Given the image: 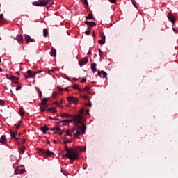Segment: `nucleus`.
I'll return each mask as SVG.
<instances>
[{
	"instance_id": "nucleus-20",
	"label": "nucleus",
	"mask_w": 178,
	"mask_h": 178,
	"mask_svg": "<svg viewBox=\"0 0 178 178\" xmlns=\"http://www.w3.org/2000/svg\"><path fill=\"white\" fill-rule=\"evenodd\" d=\"M50 55L54 57L56 56V49H55V48L52 47Z\"/></svg>"
},
{
	"instance_id": "nucleus-44",
	"label": "nucleus",
	"mask_w": 178,
	"mask_h": 178,
	"mask_svg": "<svg viewBox=\"0 0 178 178\" xmlns=\"http://www.w3.org/2000/svg\"><path fill=\"white\" fill-rule=\"evenodd\" d=\"M89 90H90V87L86 86V87L83 88V90H82V91H89Z\"/></svg>"
},
{
	"instance_id": "nucleus-5",
	"label": "nucleus",
	"mask_w": 178,
	"mask_h": 178,
	"mask_svg": "<svg viewBox=\"0 0 178 178\" xmlns=\"http://www.w3.org/2000/svg\"><path fill=\"white\" fill-rule=\"evenodd\" d=\"M48 98L44 97L41 103H40V111L41 112H44V111H45V109H47L48 108V103H47V102L48 101Z\"/></svg>"
},
{
	"instance_id": "nucleus-27",
	"label": "nucleus",
	"mask_w": 178,
	"mask_h": 178,
	"mask_svg": "<svg viewBox=\"0 0 178 178\" xmlns=\"http://www.w3.org/2000/svg\"><path fill=\"white\" fill-rule=\"evenodd\" d=\"M60 116H61V118H72V116H73V115H69L66 113H63L60 115Z\"/></svg>"
},
{
	"instance_id": "nucleus-50",
	"label": "nucleus",
	"mask_w": 178,
	"mask_h": 178,
	"mask_svg": "<svg viewBox=\"0 0 178 178\" xmlns=\"http://www.w3.org/2000/svg\"><path fill=\"white\" fill-rule=\"evenodd\" d=\"M101 38H102V40L105 41L106 40L105 35H101Z\"/></svg>"
},
{
	"instance_id": "nucleus-51",
	"label": "nucleus",
	"mask_w": 178,
	"mask_h": 178,
	"mask_svg": "<svg viewBox=\"0 0 178 178\" xmlns=\"http://www.w3.org/2000/svg\"><path fill=\"white\" fill-rule=\"evenodd\" d=\"M90 31H85V34L86 35H90Z\"/></svg>"
},
{
	"instance_id": "nucleus-28",
	"label": "nucleus",
	"mask_w": 178,
	"mask_h": 178,
	"mask_svg": "<svg viewBox=\"0 0 178 178\" xmlns=\"http://www.w3.org/2000/svg\"><path fill=\"white\" fill-rule=\"evenodd\" d=\"M74 90H79V91H83L81 88H79V85L74 84L72 86Z\"/></svg>"
},
{
	"instance_id": "nucleus-11",
	"label": "nucleus",
	"mask_w": 178,
	"mask_h": 178,
	"mask_svg": "<svg viewBox=\"0 0 178 178\" xmlns=\"http://www.w3.org/2000/svg\"><path fill=\"white\" fill-rule=\"evenodd\" d=\"M16 175H21L22 173H24V168L23 167H18L15 170Z\"/></svg>"
},
{
	"instance_id": "nucleus-22",
	"label": "nucleus",
	"mask_w": 178,
	"mask_h": 178,
	"mask_svg": "<svg viewBox=\"0 0 178 178\" xmlns=\"http://www.w3.org/2000/svg\"><path fill=\"white\" fill-rule=\"evenodd\" d=\"M41 130L42 131V133H47V131H48V130H49V128H48L47 126H44L41 127Z\"/></svg>"
},
{
	"instance_id": "nucleus-47",
	"label": "nucleus",
	"mask_w": 178,
	"mask_h": 178,
	"mask_svg": "<svg viewBox=\"0 0 178 178\" xmlns=\"http://www.w3.org/2000/svg\"><path fill=\"white\" fill-rule=\"evenodd\" d=\"M70 143H72V141H70V140H65V141L63 142V144H65L66 145V144H69Z\"/></svg>"
},
{
	"instance_id": "nucleus-6",
	"label": "nucleus",
	"mask_w": 178,
	"mask_h": 178,
	"mask_svg": "<svg viewBox=\"0 0 178 178\" xmlns=\"http://www.w3.org/2000/svg\"><path fill=\"white\" fill-rule=\"evenodd\" d=\"M88 63V57L83 58L81 60L79 61V66H84V65H87Z\"/></svg>"
},
{
	"instance_id": "nucleus-1",
	"label": "nucleus",
	"mask_w": 178,
	"mask_h": 178,
	"mask_svg": "<svg viewBox=\"0 0 178 178\" xmlns=\"http://www.w3.org/2000/svg\"><path fill=\"white\" fill-rule=\"evenodd\" d=\"M65 149L67 154L63 155V156H66V158H68L70 161H79V159H80L79 152H83L86 151V147L79 146L78 147H70L69 149V147H67V145H65Z\"/></svg>"
},
{
	"instance_id": "nucleus-23",
	"label": "nucleus",
	"mask_w": 178,
	"mask_h": 178,
	"mask_svg": "<svg viewBox=\"0 0 178 178\" xmlns=\"http://www.w3.org/2000/svg\"><path fill=\"white\" fill-rule=\"evenodd\" d=\"M47 111H48V112H51V113H56V112H57L56 108H55V107L48 108Z\"/></svg>"
},
{
	"instance_id": "nucleus-18",
	"label": "nucleus",
	"mask_w": 178,
	"mask_h": 178,
	"mask_svg": "<svg viewBox=\"0 0 178 178\" xmlns=\"http://www.w3.org/2000/svg\"><path fill=\"white\" fill-rule=\"evenodd\" d=\"M52 155H55V153L52 152L50 150H48V151L46 150L45 156H52Z\"/></svg>"
},
{
	"instance_id": "nucleus-60",
	"label": "nucleus",
	"mask_w": 178,
	"mask_h": 178,
	"mask_svg": "<svg viewBox=\"0 0 178 178\" xmlns=\"http://www.w3.org/2000/svg\"><path fill=\"white\" fill-rule=\"evenodd\" d=\"M64 90H65V91H69L68 88H65Z\"/></svg>"
},
{
	"instance_id": "nucleus-7",
	"label": "nucleus",
	"mask_w": 178,
	"mask_h": 178,
	"mask_svg": "<svg viewBox=\"0 0 178 178\" xmlns=\"http://www.w3.org/2000/svg\"><path fill=\"white\" fill-rule=\"evenodd\" d=\"M27 73L29 74V76H26V79H31L33 78L34 79V77H35V76H37V74H38V72H31V70H29L27 71Z\"/></svg>"
},
{
	"instance_id": "nucleus-55",
	"label": "nucleus",
	"mask_w": 178,
	"mask_h": 178,
	"mask_svg": "<svg viewBox=\"0 0 178 178\" xmlns=\"http://www.w3.org/2000/svg\"><path fill=\"white\" fill-rule=\"evenodd\" d=\"M172 30L175 31V33H178L177 29L173 28Z\"/></svg>"
},
{
	"instance_id": "nucleus-61",
	"label": "nucleus",
	"mask_w": 178,
	"mask_h": 178,
	"mask_svg": "<svg viewBox=\"0 0 178 178\" xmlns=\"http://www.w3.org/2000/svg\"><path fill=\"white\" fill-rule=\"evenodd\" d=\"M62 100H60L59 102H58V104H60V105H62Z\"/></svg>"
},
{
	"instance_id": "nucleus-9",
	"label": "nucleus",
	"mask_w": 178,
	"mask_h": 178,
	"mask_svg": "<svg viewBox=\"0 0 178 178\" xmlns=\"http://www.w3.org/2000/svg\"><path fill=\"white\" fill-rule=\"evenodd\" d=\"M24 40L26 44H30V42H34V39L31 38L29 35H25Z\"/></svg>"
},
{
	"instance_id": "nucleus-31",
	"label": "nucleus",
	"mask_w": 178,
	"mask_h": 178,
	"mask_svg": "<svg viewBox=\"0 0 178 178\" xmlns=\"http://www.w3.org/2000/svg\"><path fill=\"white\" fill-rule=\"evenodd\" d=\"M26 151V147L23 146L19 149V154H24Z\"/></svg>"
},
{
	"instance_id": "nucleus-40",
	"label": "nucleus",
	"mask_w": 178,
	"mask_h": 178,
	"mask_svg": "<svg viewBox=\"0 0 178 178\" xmlns=\"http://www.w3.org/2000/svg\"><path fill=\"white\" fill-rule=\"evenodd\" d=\"M58 93H59L58 92H53L52 94L53 98H56V96L58 95Z\"/></svg>"
},
{
	"instance_id": "nucleus-2",
	"label": "nucleus",
	"mask_w": 178,
	"mask_h": 178,
	"mask_svg": "<svg viewBox=\"0 0 178 178\" xmlns=\"http://www.w3.org/2000/svg\"><path fill=\"white\" fill-rule=\"evenodd\" d=\"M83 115H84V108H81L78 115L73 117L72 120H68V123H73L76 127H78L79 130L83 131V134H86L87 127L81 121L83 120Z\"/></svg>"
},
{
	"instance_id": "nucleus-45",
	"label": "nucleus",
	"mask_w": 178,
	"mask_h": 178,
	"mask_svg": "<svg viewBox=\"0 0 178 178\" xmlns=\"http://www.w3.org/2000/svg\"><path fill=\"white\" fill-rule=\"evenodd\" d=\"M58 90L59 91V92H62V91H63V88H62L61 87H57Z\"/></svg>"
},
{
	"instance_id": "nucleus-53",
	"label": "nucleus",
	"mask_w": 178,
	"mask_h": 178,
	"mask_svg": "<svg viewBox=\"0 0 178 178\" xmlns=\"http://www.w3.org/2000/svg\"><path fill=\"white\" fill-rule=\"evenodd\" d=\"M81 97L83 98V99H87L88 98L87 95H81Z\"/></svg>"
},
{
	"instance_id": "nucleus-16",
	"label": "nucleus",
	"mask_w": 178,
	"mask_h": 178,
	"mask_svg": "<svg viewBox=\"0 0 178 178\" xmlns=\"http://www.w3.org/2000/svg\"><path fill=\"white\" fill-rule=\"evenodd\" d=\"M91 69L93 73H95L97 72V63H92L91 64Z\"/></svg>"
},
{
	"instance_id": "nucleus-25",
	"label": "nucleus",
	"mask_w": 178,
	"mask_h": 178,
	"mask_svg": "<svg viewBox=\"0 0 178 178\" xmlns=\"http://www.w3.org/2000/svg\"><path fill=\"white\" fill-rule=\"evenodd\" d=\"M52 131H54V134H58V131H60V128L59 127H56V128H52L51 129Z\"/></svg>"
},
{
	"instance_id": "nucleus-52",
	"label": "nucleus",
	"mask_w": 178,
	"mask_h": 178,
	"mask_svg": "<svg viewBox=\"0 0 178 178\" xmlns=\"http://www.w3.org/2000/svg\"><path fill=\"white\" fill-rule=\"evenodd\" d=\"M109 2H111V3H116V0H109Z\"/></svg>"
},
{
	"instance_id": "nucleus-48",
	"label": "nucleus",
	"mask_w": 178,
	"mask_h": 178,
	"mask_svg": "<svg viewBox=\"0 0 178 178\" xmlns=\"http://www.w3.org/2000/svg\"><path fill=\"white\" fill-rule=\"evenodd\" d=\"M86 106H90V108H91V106H92V104H91V102L86 103Z\"/></svg>"
},
{
	"instance_id": "nucleus-63",
	"label": "nucleus",
	"mask_w": 178,
	"mask_h": 178,
	"mask_svg": "<svg viewBox=\"0 0 178 178\" xmlns=\"http://www.w3.org/2000/svg\"><path fill=\"white\" fill-rule=\"evenodd\" d=\"M92 37H95V32H93V33H92Z\"/></svg>"
},
{
	"instance_id": "nucleus-24",
	"label": "nucleus",
	"mask_w": 178,
	"mask_h": 178,
	"mask_svg": "<svg viewBox=\"0 0 178 178\" xmlns=\"http://www.w3.org/2000/svg\"><path fill=\"white\" fill-rule=\"evenodd\" d=\"M24 113H26V112L24 111V109L22 107H21L19 109L20 116H22V118H23V116H24Z\"/></svg>"
},
{
	"instance_id": "nucleus-36",
	"label": "nucleus",
	"mask_w": 178,
	"mask_h": 178,
	"mask_svg": "<svg viewBox=\"0 0 178 178\" xmlns=\"http://www.w3.org/2000/svg\"><path fill=\"white\" fill-rule=\"evenodd\" d=\"M132 2V4L134 5V8H137V2H136V0H131Z\"/></svg>"
},
{
	"instance_id": "nucleus-3",
	"label": "nucleus",
	"mask_w": 178,
	"mask_h": 178,
	"mask_svg": "<svg viewBox=\"0 0 178 178\" xmlns=\"http://www.w3.org/2000/svg\"><path fill=\"white\" fill-rule=\"evenodd\" d=\"M81 133L83 134V131L80 129V128L77 127V129L74 128L72 130H68L65 132V134L67 136H70V137H72V136H74L76 137H80L81 136Z\"/></svg>"
},
{
	"instance_id": "nucleus-4",
	"label": "nucleus",
	"mask_w": 178,
	"mask_h": 178,
	"mask_svg": "<svg viewBox=\"0 0 178 178\" xmlns=\"http://www.w3.org/2000/svg\"><path fill=\"white\" fill-rule=\"evenodd\" d=\"M32 3L34 6H47V5H50V6H52V5H54V1L39 0L38 1H34Z\"/></svg>"
},
{
	"instance_id": "nucleus-58",
	"label": "nucleus",
	"mask_w": 178,
	"mask_h": 178,
	"mask_svg": "<svg viewBox=\"0 0 178 178\" xmlns=\"http://www.w3.org/2000/svg\"><path fill=\"white\" fill-rule=\"evenodd\" d=\"M87 31L91 33V28H90V26H88Z\"/></svg>"
},
{
	"instance_id": "nucleus-37",
	"label": "nucleus",
	"mask_w": 178,
	"mask_h": 178,
	"mask_svg": "<svg viewBox=\"0 0 178 178\" xmlns=\"http://www.w3.org/2000/svg\"><path fill=\"white\" fill-rule=\"evenodd\" d=\"M98 43L100 44V45H104L105 44V40H99Z\"/></svg>"
},
{
	"instance_id": "nucleus-17",
	"label": "nucleus",
	"mask_w": 178,
	"mask_h": 178,
	"mask_svg": "<svg viewBox=\"0 0 178 178\" xmlns=\"http://www.w3.org/2000/svg\"><path fill=\"white\" fill-rule=\"evenodd\" d=\"M0 143L1 144H5L6 143V136L5 135L1 136Z\"/></svg>"
},
{
	"instance_id": "nucleus-42",
	"label": "nucleus",
	"mask_w": 178,
	"mask_h": 178,
	"mask_svg": "<svg viewBox=\"0 0 178 178\" xmlns=\"http://www.w3.org/2000/svg\"><path fill=\"white\" fill-rule=\"evenodd\" d=\"M54 104V105H56V106L62 108V106H60V104H59V102H55Z\"/></svg>"
},
{
	"instance_id": "nucleus-43",
	"label": "nucleus",
	"mask_w": 178,
	"mask_h": 178,
	"mask_svg": "<svg viewBox=\"0 0 178 178\" xmlns=\"http://www.w3.org/2000/svg\"><path fill=\"white\" fill-rule=\"evenodd\" d=\"M22 121H19L18 124H15V127L17 129V130L19 129V127H20V123H21Z\"/></svg>"
},
{
	"instance_id": "nucleus-54",
	"label": "nucleus",
	"mask_w": 178,
	"mask_h": 178,
	"mask_svg": "<svg viewBox=\"0 0 178 178\" xmlns=\"http://www.w3.org/2000/svg\"><path fill=\"white\" fill-rule=\"evenodd\" d=\"M101 74H102V71H98V76L101 77Z\"/></svg>"
},
{
	"instance_id": "nucleus-34",
	"label": "nucleus",
	"mask_w": 178,
	"mask_h": 178,
	"mask_svg": "<svg viewBox=\"0 0 178 178\" xmlns=\"http://www.w3.org/2000/svg\"><path fill=\"white\" fill-rule=\"evenodd\" d=\"M19 79H13L12 80V83L13 84H19L20 82H19V81H17Z\"/></svg>"
},
{
	"instance_id": "nucleus-13",
	"label": "nucleus",
	"mask_w": 178,
	"mask_h": 178,
	"mask_svg": "<svg viewBox=\"0 0 178 178\" xmlns=\"http://www.w3.org/2000/svg\"><path fill=\"white\" fill-rule=\"evenodd\" d=\"M85 24H86L88 27H94L95 26H97V24L95 22L88 21H85Z\"/></svg>"
},
{
	"instance_id": "nucleus-33",
	"label": "nucleus",
	"mask_w": 178,
	"mask_h": 178,
	"mask_svg": "<svg viewBox=\"0 0 178 178\" xmlns=\"http://www.w3.org/2000/svg\"><path fill=\"white\" fill-rule=\"evenodd\" d=\"M10 159L11 162H15L16 161V156L11 155L10 156Z\"/></svg>"
},
{
	"instance_id": "nucleus-46",
	"label": "nucleus",
	"mask_w": 178,
	"mask_h": 178,
	"mask_svg": "<svg viewBox=\"0 0 178 178\" xmlns=\"http://www.w3.org/2000/svg\"><path fill=\"white\" fill-rule=\"evenodd\" d=\"M87 81V79L86 78H82L81 80V83H86Z\"/></svg>"
},
{
	"instance_id": "nucleus-26",
	"label": "nucleus",
	"mask_w": 178,
	"mask_h": 178,
	"mask_svg": "<svg viewBox=\"0 0 178 178\" xmlns=\"http://www.w3.org/2000/svg\"><path fill=\"white\" fill-rule=\"evenodd\" d=\"M38 152L40 155H43V156H45L46 150H44L42 149H38Z\"/></svg>"
},
{
	"instance_id": "nucleus-62",
	"label": "nucleus",
	"mask_w": 178,
	"mask_h": 178,
	"mask_svg": "<svg viewBox=\"0 0 178 178\" xmlns=\"http://www.w3.org/2000/svg\"><path fill=\"white\" fill-rule=\"evenodd\" d=\"M47 144H51V142L49 140H47Z\"/></svg>"
},
{
	"instance_id": "nucleus-41",
	"label": "nucleus",
	"mask_w": 178,
	"mask_h": 178,
	"mask_svg": "<svg viewBox=\"0 0 178 178\" xmlns=\"http://www.w3.org/2000/svg\"><path fill=\"white\" fill-rule=\"evenodd\" d=\"M5 105V101L0 99V106H3Z\"/></svg>"
},
{
	"instance_id": "nucleus-15",
	"label": "nucleus",
	"mask_w": 178,
	"mask_h": 178,
	"mask_svg": "<svg viewBox=\"0 0 178 178\" xmlns=\"http://www.w3.org/2000/svg\"><path fill=\"white\" fill-rule=\"evenodd\" d=\"M16 40H17L18 42H21V44H23V35H18L16 37Z\"/></svg>"
},
{
	"instance_id": "nucleus-35",
	"label": "nucleus",
	"mask_w": 178,
	"mask_h": 178,
	"mask_svg": "<svg viewBox=\"0 0 178 178\" xmlns=\"http://www.w3.org/2000/svg\"><path fill=\"white\" fill-rule=\"evenodd\" d=\"M61 123H63V124H69V120H63L61 121Z\"/></svg>"
},
{
	"instance_id": "nucleus-14",
	"label": "nucleus",
	"mask_w": 178,
	"mask_h": 178,
	"mask_svg": "<svg viewBox=\"0 0 178 178\" xmlns=\"http://www.w3.org/2000/svg\"><path fill=\"white\" fill-rule=\"evenodd\" d=\"M6 77L8 80H11V81H13V80H19V77H16V76H15L13 75H10V74H6Z\"/></svg>"
},
{
	"instance_id": "nucleus-56",
	"label": "nucleus",
	"mask_w": 178,
	"mask_h": 178,
	"mask_svg": "<svg viewBox=\"0 0 178 178\" xmlns=\"http://www.w3.org/2000/svg\"><path fill=\"white\" fill-rule=\"evenodd\" d=\"M63 133H66V131H63V132H58V134L60 136H62V134H63Z\"/></svg>"
},
{
	"instance_id": "nucleus-59",
	"label": "nucleus",
	"mask_w": 178,
	"mask_h": 178,
	"mask_svg": "<svg viewBox=\"0 0 178 178\" xmlns=\"http://www.w3.org/2000/svg\"><path fill=\"white\" fill-rule=\"evenodd\" d=\"M56 70V69L54 68V69L51 70L50 72H51L52 73H54V72H55Z\"/></svg>"
},
{
	"instance_id": "nucleus-19",
	"label": "nucleus",
	"mask_w": 178,
	"mask_h": 178,
	"mask_svg": "<svg viewBox=\"0 0 178 178\" xmlns=\"http://www.w3.org/2000/svg\"><path fill=\"white\" fill-rule=\"evenodd\" d=\"M35 88L38 94L39 97L42 98V92H41V90H40V88L35 87Z\"/></svg>"
},
{
	"instance_id": "nucleus-57",
	"label": "nucleus",
	"mask_w": 178,
	"mask_h": 178,
	"mask_svg": "<svg viewBox=\"0 0 178 178\" xmlns=\"http://www.w3.org/2000/svg\"><path fill=\"white\" fill-rule=\"evenodd\" d=\"M86 115H90V109H88L86 112Z\"/></svg>"
},
{
	"instance_id": "nucleus-29",
	"label": "nucleus",
	"mask_w": 178,
	"mask_h": 178,
	"mask_svg": "<svg viewBox=\"0 0 178 178\" xmlns=\"http://www.w3.org/2000/svg\"><path fill=\"white\" fill-rule=\"evenodd\" d=\"M43 36L48 37V29H43Z\"/></svg>"
},
{
	"instance_id": "nucleus-39",
	"label": "nucleus",
	"mask_w": 178,
	"mask_h": 178,
	"mask_svg": "<svg viewBox=\"0 0 178 178\" xmlns=\"http://www.w3.org/2000/svg\"><path fill=\"white\" fill-rule=\"evenodd\" d=\"M2 20H3V14L0 15V24H2Z\"/></svg>"
},
{
	"instance_id": "nucleus-8",
	"label": "nucleus",
	"mask_w": 178,
	"mask_h": 178,
	"mask_svg": "<svg viewBox=\"0 0 178 178\" xmlns=\"http://www.w3.org/2000/svg\"><path fill=\"white\" fill-rule=\"evenodd\" d=\"M10 134L11 136V138H14L15 141H18L19 137H17V134L16 132H13L12 129H10Z\"/></svg>"
},
{
	"instance_id": "nucleus-64",
	"label": "nucleus",
	"mask_w": 178,
	"mask_h": 178,
	"mask_svg": "<svg viewBox=\"0 0 178 178\" xmlns=\"http://www.w3.org/2000/svg\"><path fill=\"white\" fill-rule=\"evenodd\" d=\"M17 137L19 138L20 137V134H17Z\"/></svg>"
},
{
	"instance_id": "nucleus-30",
	"label": "nucleus",
	"mask_w": 178,
	"mask_h": 178,
	"mask_svg": "<svg viewBox=\"0 0 178 178\" xmlns=\"http://www.w3.org/2000/svg\"><path fill=\"white\" fill-rule=\"evenodd\" d=\"M83 5H85V8H88V0H81Z\"/></svg>"
},
{
	"instance_id": "nucleus-38",
	"label": "nucleus",
	"mask_w": 178,
	"mask_h": 178,
	"mask_svg": "<svg viewBox=\"0 0 178 178\" xmlns=\"http://www.w3.org/2000/svg\"><path fill=\"white\" fill-rule=\"evenodd\" d=\"M99 51V55L101 58H102V55H104V52H102V51L101 50V49H98Z\"/></svg>"
},
{
	"instance_id": "nucleus-49",
	"label": "nucleus",
	"mask_w": 178,
	"mask_h": 178,
	"mask_svg": "<svg viewBox=\"0 0 178 178\" xmlns=\"http://www.w3.org/2000/svg\"><path fill=\"white\" fill-rule=\"evenodd\" d=\"M19 90H22V86H17L16 91H19Z\"/></svg>"
},
{
	"instance_id": "nucleus-21",
	"label": "nucleus",
	"mask_w": 178,
	"mask_h": 178,
	"mask_svg": "<svg viewBox=\"0 0 178 178\" xmlns=\"http://www.w3.org/2000/svg\"><path fill=\"white\" fill-rule=\"evenodd\" d=\"M86 20H94V15L92 13H90L86 17Z\"/></svg>"
},
{
	"instance_id": "nucleus-32",
	"label": "nucleus",
	"mask_w": 178,
	"mask_h": 178,
	"mask_svg": "<svg viewBox=\"0 0 178 178\" xmlns=\"http://www.w3.org/2000/svg\"><path fill=\"white\" fill-rule=\"evenodd\" d=\"M102 74L103 75V79H108L107 76H108V74L106 73V72L105 71H102Z\"/></svg>"
},
{
	"instance_id": "nucleus-12",
	"label": "nucleus",
	"mask_w": 178,
	"mask_h": 178,
	"mask_svg": "<svg viewBox=\"0 0 178 178\" xmlns=\"http://www.w3.org/2000/svg\"><path fill=\"white\" fill-rule=\"evenodd\" d=\"M67 101L69 102H72V104H77V99L74 97L70 96L67 97Z\"/></svg>"
},
{
	"instance_id": "nucleus-10",
	"label": "nucleus",
	"mask_w": 178,
	"mask_h": 178,
	"mask_svg": "<svg viewBox=\"0 0 178 178\" xmlns=\"http://www.w3.org/2000/svg\"><path fill=\"white\" fill-rule=\"evenodd\" d=\"M168 19L172 23V24H175V22H176V19L175 18V16L172 15V13H168Z\"/></svg>"
}]
</instances>
